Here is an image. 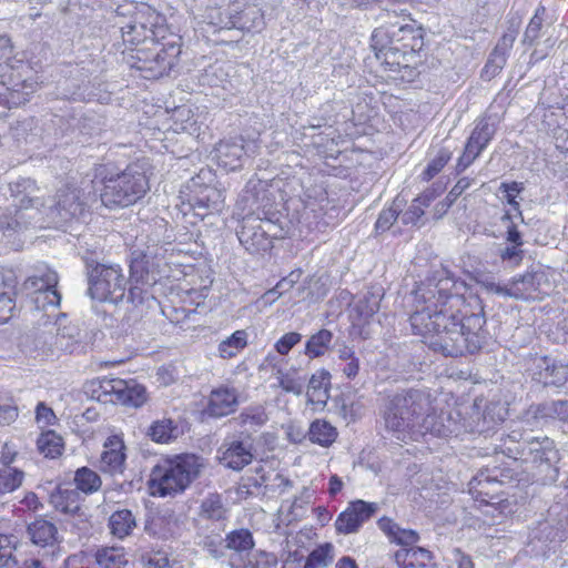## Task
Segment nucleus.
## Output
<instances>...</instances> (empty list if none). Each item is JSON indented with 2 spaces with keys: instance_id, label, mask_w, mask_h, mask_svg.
I'll use <instances>...</instances> for the list:
<instances>
[{
  "instance_id": "41",
  "label": "nucleus",
  "mask_w": 568,
  "mask_h": 568,
  "mask_svg": "<svg viewBox=\"0 0 568 568\" xmlns=\"http://www.w3.org/2000/svg\"><path fill=\"white\" fill-rule=\"evenodd\" d=\"M179 424L171 418H162L153 422L148 430V436L155 443L168 444L181 435Z\"/></svg>"
},
{
  "instance_id": "15",
  "label": "nucleus",
  "mask_w": 568,
  "mask_h": 568,
  "mask_svg": "<svg viewBox=\"0 0 568 568\" xmlns=\"http://www.w3.org/2000/svg\"><path fill=\"white\" fill-rule=\"evenodd\" d=\"M469 417L463 415L459 409H450L436 415L432 405V410L424 419L425 434L429 433L438 437H458L464 433H470L468 427Z\"/></svg>"
},
{
  "instance_id": "32",
  "label": "nucleus",
  "mask_w": 568,
  "mask_h": 568,
  "mask_svg": "<svg viewBox=\"0 0 568 568\" xmlns=\"http://www.w3.org/2000/svg\"><path fill=\"white\" fill-rule=\"evenodd\" d=\"M402 568H435L433 554L423 547L400 548L394 555Z\"/></svg>"
},
{
  "instance_id": "9",
  "label": "nucleus",
  "mask_w": 568,
  "mask_h": 568,
  "mask_svg": "<svg viewBox=\"0 0 568 568\" xmlns=\"http://www.w3.org/2000/svg\"><path fill=\"white\" fill-rule=\"evenodd\" d=\"M166 32L164 17L145 4L136 8L131 20L121 27L123 42L131 45L146 41L159 42L165 39Z\"/></svg>"
},
{
  "instance_id": "30",
  "label": "nucleus",
  "mask_w": 568,
  "mask_h": 568,
  "mask_svg": "<svg viewBox=\"0 0 568 568\" xmlns=\"http://www.w3.org/2000/svg\"><path fill=\"white\" fill-rule=\"evenodd\" d=\"M510 476L497 467L486 468L480 470L476 476L471 478L469 481V490L476 491L478 495L485 496H494L498 491L489 489V486H500L509 479Z\"/></svg>"
},
{
  "instance_id": "20",
  "label": "nucleus",
  "mask_w": 568,
  "mask_h": 568,
  "mask_svg": "<svg viewBox=\"0 0 568 568\" xmlns=\"http://www.w3.org/2000/svg\"><path fill=\"white\" fill-rule=\"evenodd\" d=\"M229 511L222 495L209 494L201 500L197 527L209 525L211 528L223 531L229 519Z\"/></svg>"
},
{
  "instance_id": "33",
  "label": "nucleus",
  "mask_w": 568,
  "mask_h": 568,
  "mask_svg": "<svg viewBox=\"0 0 568 568\" xmlns=\"http://www.w3.org/2000/svg\"><path fill=\"white\" fill-rule=\"evenodd\" d=\"M263 16L256 7H247L241 12L227 13V21L222 26L224 29H239L242 31H258L263 28Z\"/></svg>"
},
{
  "instance_id": "17",
  "label": "nucleus",
  "mask_w": 568,
  "mask_h": 568,
  "mask_svg": "<svg viewBox=\"0 0 568 568\" xmlns=\"http://www.w3.org/2000/svg\"><path fill=\"white\" fill-rule=\"evenodd\" d=\"M377 509L376 503H367L362 499L351 501L335 520L336 531L342 535L356 534Z\"/></svg>"
},
{
  "instance_id": "29",
  "label": "nucleus",
  "mask_w": 568,
  "mask_h": 568,
  "mask_svg": "<svg viewBox=\"0 0 568 568\" xmlns=\"http://www.w3.org/2000/svg\"><path fill=\"white\" fill-rule=\"evenodd\" d=\"M237 405L236 390L234 388L220 387L211 392L206 412L210 416L223 417L233 413Z\"/></svg>"
},
{
  "instance_id": "47",
  "label": "nucleus",
  "mask_w": 568,
  "mask_h": 568,
  "mask_svg": "<svg viewBox=\"0 0 568 568\" xmlns=\"http://www.w3.org/2000/svg\"><path fill=\"white\" fill-rule=\"evenodd\" d=\"M12 460V456H2L4 466L0 468V495L12 493L22 485L24 473L18 468L10 467L9 464Z\"/></svg>"
},
{
  "instance_id": "46",
  "label": "nucleus",
  "mask_w": 568,
  "mask_h": 568,
  "mask_svg": "<svg viewBox=\"0 0 568 568\" xmlns=\"http://www.w3.org/2000/svg\"><path fill=\"white\" fill-rule=\"evenodd\" d=\"M268 420L267 414L262 406L246 407L235 418L241 427L240 430L251 432L252 436Z\"/></svg>"
},
{
  "instance_id": "38",
  "label": "nucleus",
  "mask_w": 568,
  "mask_h": 568,
  "mask_svg": "<svg viewBox=\"0 0 568 568\" xmlns=\"http://www.w3.org/2000/svg\"><path fill=\"white\" fill-rule=\"evenodd\" d=\"M124 379L102 378L92 383V397L99 402L118 403V397L123 394Z\"/></svg>"
},
{
  "instance_id": "26",
  "label": "nucleus",
  "mask_w": 568,
  "mask_h": 568,
  "mask_svg": "<svg viewBox=\"0 0 568 568\" xmlns=\"http://www.w3.org/2000/svg\"><path fill=\"white\" fill-rule=\"evenodd\" d=\"M534 378L544 386L562 387L568 382V366L542 357L536 362Z\"/></svg>"
},
{
  "instance_id": "31",
  "label": "nucleus",
  "mask_w": 568,
  "mask_h": 568,
  "mask_svg": "<svg viewBox=\"0 0 568 568\" xmlns=\"http://www.w3.org/2000/svg\"><path fill=\"white\" fill-rule=\"evenodd\" d=\"M12 195L14 196L13 206L16 213L24 215L23 211L29 209L38 210L39 206L43 205L40 197L33 195L36 191L34 182L30 179H24L21 182H17L11 186Z\"/></svg>"
},
{
  "instance_id": "37",
  "label": "nucleus",
  "mask_w": 568,
  "mask_h": 568,
  "mask_svg": "<svg viewBox=\"0 0 568 568\" xmlns=\"http://www.w3.org/2000/svg\"><path fill=\"white\" fill-rule=\"evenodd\" d=\"M222 531L211 528L209 525H201L197 527V546L207 551L212 557L220 558L223 556L225 548V538L221 535Z\"/></svg>"
},
{
  "instance_id": "8",
  "label": "nucleus",
  "mask_w": 568,
  "mask_h": 568,
  "mask_svg": "<svg viewBox=\"0 0 568 568\" xmlns=\"http://www.w3.org/2000/svg\"><path fill=\"white\" fill-rule=\"evenodd\" d=\"M58 283V273L47 264H39L22 286L28 294L32 295L36 310L45 312L52 310L53 313L48 314V317L57 316L55 312L61 303V294L57 290Z\"/></svg>"
},
{
  "instance_id": "14",
  "label": "nucleus",
  "mask_w": 568,
  "mask_h": 568,
  "mask_svg": "<svg viewBox=\"0 0 568 568\" xmlns=\"http://www.w3.org/2000/svg\"><path fill=\"white\" fill-rule=\"evenodd\" d=\"M567 538L565 525L561 521L544 520L531 528L528 536V547L531 555L548 558L555 554Z\"/></svg>"
},
{
  "instance_id": "6",
  "label": "nucleus",
  "mask_w": 568,
  "mask_h": 568,
  "mask_svg": "<svg viewBox=\"0 0 568 568\" xmlns=\"http://www.w3.org/2000/svg\"><path fill=\"white\" fill-rule=\"evenodd\" d=\"M102 184L100 201L109 209L132 205L150 189L145 172L138 163L128 165L121 173L104 178Z\"/></svg>"
},
{
  "instance_id": "54",
  "label": "nucleus",
  "mask_w": 568,
  "mask_h": 568,
  "mask_svg": "<svg viewBox=\"0 0 568 568\" xmlns=\"http://www.w3.org/2000/svg\"><path fill=\"white\" fill-rule=\"evenodd\" d=\"M453 152L445 146H440L435 156L428 162L427 166L420 174L422 181L428 182L435 178L450 161Z\"/></svg>"
},
{
  "instance_id": "56",
  "label": "nucleus",
  "mask_w": 568,
  "mask_h": 568,
  "mask_svg": "<svg viewBox=\"0 0 568 568\" xmlns=\"http://www.w3.org/2000/svg\"><path fill=\"white\" fill-rule=\"evenodd\" d=\"M546 12H547V10L544 6L540 4L537 7L535 14L530 19V21L525 30V33H524V37L521 40L524 45L531 47L537 43V40L540 37L541 27H542V23L545 20Z\"/></svg>"
},
{
  "instance_id": "18",
  "label": "nucleus",
  "mask_w": 568,
  "mask_h": 568,
  "mask_svg": "<svg viewBox=\"0 0 568 568\" xmlns=\"http://www.w3.org/2000/svg\"><path fill=\"white\" fill-rule=\"evenodd\" d=\"M509 28L498 40L496 47L489 54V58L483 69L481 77L490 80L496 77L505 67L509 52L514 45L519 30V21L511 19Z\"/></svg>"
},
{
  "instance_id": "44",
  "label": "nucleus",
  "mask_w": 568,
  "mask_h": 568,
  "mask_svg": "<svg viewBox=\"0 0 568 568\" xmlns=\"http://www.w3.org/2000/svg\"><path fill=\"white\" fill-rule=\"evenodd\" d=\"M331 386V374L326 369L314 373L307 385V396L312 403H326L328 388Z\"/></svg>"
},
{
  "instance_id": "24",
  "label": "nucleus",
  "mask_w": 568,
  "mask_h": 568,
  "mask_svg": "<svg viewBox=\"0 0 568 568\" xmlns=\"http://www.w3.org/2000/svg\"><path fill=\"white\" fill-rule=\"evenodd\" d=\"M382 295L377 292L367 291L351 310V320L354 328L363 334V328L369 324L371 320L379 310Z\"/></svg>"
},
{
  "instance_id": "34",
  "label": "nucleus",
  "mask_w": 568,
  "mask_h": 568,
  "mask_svg": "<svg viewBox=\"0 0 568 568\" xmlns=\"http://www.w3.org/2000/svg\"><path fill=\"white\" fill-rule=\"evenodd\" d=\"M378 528L387 536L390 542L409 548L419 540L416 530L399 527L392 518L382 517L377 521Z\"/></svg>"
},
{
  "instance_id": "23",
  "label": "nucleus",
  "mask_w": 568,
  "mask_h": 568,
  "mask_svg": "<svg viewBox=\"0 0 568 568\" xmlns=\"http://www.w3.org/2000/svg\"><path fill=\"white\" fill-rule=\"evenodd\" d=\"M500 410L501 408L498 405L490 404L480 412L479 405L477 400H475L474 405L469 407V412H466V414L469 415L468 427L470 428V433H489L504 420V415Z\"/></svg>"
},
{
  "instance_id": "2",
  "label": "nucleus",
  "mask_w": 568,
  "mask_h": 568,
  "mask_svg": "<svg viewBox=\"0 0 568 568\" xmlns=\"http://www.w3.org/2000/svg\"><path fill=\"white\" fill-rule=\"evenodd\" d=\"M423 45L422 30L412 24L381 27L372 34V47L377 60L396 73L395 78L407 82L419 73L416 65Z\"/></svg>"
},
{
  "instance_id": "25",
  "label": "nucleus",
  "mask_w": 568,
  "mask_h": 568,
  "mask_svg": "<svg viewBox=\"0 0 568 568\" xmlns=\"http://www.w3.org/2000/svg\"><path fill=\"white\" fill-rule=\"evenodd\" d=\"M81 495L70 484H59L49 495V503L55 510L70 516L80 515Z\"/></svg>"
},
{
  "instance_id": "40",
  "label": "nucleus",
  "mask_w": 568,
  "mask_h": 568,
  "mask_svg": "<svg viewBox=\"0 0 568 568\" xmlns=\"http://www.w3.org/2000/svg\"><path fill=\"white\" fill-rule=\"evenodd\" d=\"M532 414L537 419H558L568 426V400L544 402L532 407Z\"/></svg>"
},
{
  "instance_id": "52",
  "label": "nucleus",
  "mask_w": 568,
  "mask_h": 568,
  "mask_svg": "<svg viewBox=\"0 0 568 568\" xmlns=\"http://www.w3.org/2000/svg\"><path fill=\"white\" fill-rule=\"evenodd\" d=\"M19 538L13 534H0V568H12L17 565L16 550Z\"/></svg>"
},
{
  "instance_id": "50",
  "label": "nucleus",
  "mask_w": 568,
  "mask_h": 568,
  "mask_svg": "<svg viewBox=\"0 0 568 568\" xmlns=\"http://www.w3.org/2000/svg\"><path fill=\"white\" fill-rule=\"evenodd\" d=\"M94 557L100 568H123L128 564L124 549L121 547L98 549Z\"/></svg>"
},
{
  "instance_id": "58",
  "label": "nucleus",
  "mask_w": 568,
  "mask_h": 568,
  "mask_svg": "<svg viewBox=\"0 0 568 568\" xmlns=\"http://www.w3.org/2000/svg\"><path fill=\"white\" fill-rule=\"evenodd\" d=\"M333 546L328 542L320 545L305 559L304 568H324L333 560Z\"/></svg>"
},
{
  "instance_id": "1",
  "label": "nucleus",
  "mask_w": 568,
  "mask_h": 568,
  "mask_svg": "<svg viewBox=\"0 0 568 568\" xmlns=\"http://www.w3.org/2000/svg\"><path fill=\"white\" fill-rule=\"evenodd\" d=\"M467 293V283L445 267L434 271L413 292V333L446 357L475 354L485 343L481 300Z\"/></svg>"
},
{
  "instance_id": "49",
  "label": "nucleus",
  "mask_w": 568,
  "mask_h": 568,
  "mask_svg": "<svg viewBox=\"0 0 568 568\" xmlns=\"http://www.w3.org/2000/svg\"><path fill=\"white\" fill-rule=\"evenodd\" d=\"M333 333L326 328L313 334L305 344V355L310 358L323 356L331 347Z\"/></svg>"
},
{
  "instance_id": "16",
  "label": "nucleus",
  "mask_w": 568,
  "mask_h": 568,
  "mask_svg": "<svg viewBox=\"0 0 568 568\" xmlns=\"http://www.w3.org/2000/svg\"><path fill=\"white\" fill-rule=\"evenodd\" d=\"M550 283L541 268H531L510 282V297L515 300H542L548 295Z\"/></svg>"
},
{
  "instance_id": "21",
  "label": "nucleus",
  "mask_w": 568,
  "mask_h": 568,
  "mask_svg": "<svg viewBox=\"0 0 568 568\" xmlns=\"http://www.w3.org/2000/svg\"><path fill=\"white\" fill-rule=\"evenodd\" d=\"M180 53V45L175 41L162 44L156 42L153 59L149 62L144 61L143 65H140L139 69L149 70L151 72L150 77L153 78L166 75L176 65Z\"/></svg>"
},
{
  "instance_id": "45",
  "label": "nucleus",
  "mask_w": 568,
  "mask_h": 568,
  "mask_svg": "<svg viewBox=\"0 0 568 568\" xmlns=\"http://www.w3.org/2000/svg\"><path fill=\"white\" fill-rule=\"evenodd\" d=\"M273 368L276 369L277 386L281 387L283 392L296 396L303 394L306 378L301 376L296 368L283 369L282 367H276V365H274Z\"/></svg>"
},
{
  "instance_id": "61",
  "label": "nucleus",
  "mask_w": 568,
  "mask_h": 568,
  "mask_svg": "<svg viewBox=\"0 0 568 568\" xmlns=\"http://www.w3.org/2000/svg\"><path fill=\"white\" fill-rule=\"evenodd\" d=\"M471 182L473 180L469 178L459 179L454 187L448 192L445 200L437 204V212L445 213L455 203V201L471 185Z\"/></svg>"
},
{
  "instance_id": "39",
  "label": "nucleus",
  "mask_w": 568,
  "mask_h": 568,
  "mask_svg": "<svg viewBox=\"0 0 568 568\" xmlns=\"http://www.w3.org/2000/svg\"><path fill=\"white\" fill-rule=\"evenodd\" d=\"M28 534L31 541L37 546H54L57 542L58 529L54 524L40 518L28 526Z\"/></svg>"
},
{
  "instance_id": "7",
  "label": "nucleus",
  "mask_w": 568,
  "mask_h": 568,
  "mask_svg": "<svg viewBox=\"0 0 568 568\" xmlns=\"http://www.w3.org/2000/svg\"><path fill=\"white\" fill-rule=\"evenodd\" d=\"M88 276V294L99 302L119 303L125 297L126 278L118 264H103L84 258Z\"/></svg>"
},
{
  "instance_id": "11",
  "label": "nucleus",
  "mask_w": 568,
  "mask_h": 568,
  "mask_svg": "<svg viewBox=\"0 0 568 568\" xmlns=\"http://www.w3.org/2000/svg\"><path fill=\"white\" fill-rule=\"evenodd\" d=\"M213 174L210 170H201L200 173L192 178L189 189L192 192L187 206L195 216L202 220L210 214L221 212L224 205V193L221 189L205 181L211 182Z\"/></svg>"
},
{
  "instance_id": "19",
  "label": "nucleus",
  "mask_w": 568,
  "mask_h": 568,
  "mask_svg": "<svg viewBox=\"0 0 568 568\" xmlns=\"http://www.w3.org/2000/svg\"><path fill=\"white\" fill-rule=\"evenodd\" d=\"M237 237L241 244L252 254L266 252L272 247V241L267 231L264 230L261 219L253 215L243 217Z\"/></svg>"
},
{
  "instance_id": "5",
  "label": "nucleus",
  "mask_w": 568,
  "mask_h": 568,
  "mask_svg": "<svg viewBox=\"0 0 568 568\" xmlns=\"http://www.w3.org/2000/svg\"><path fill=\"white\" fill-rule=\"evenodd\" d=\"M161 250L158 245H149L145 250L135 248L131 252L130 287L126 295L130 303L142 305L155 300L151 288L160 278L163 262L159 253Z\"/></svg>"
},
{
  "instance_id": "57",
  "label": "nucleus",
  "mask_w": 568,
  "mask_h": 568,
  "mask_svg": "<svg viewBox=\"0 0 568 568\" xmlns=\"http://www.w3.org/2000/svg\"><path fill=\"white\" fill-rule=\"evenodd\" d=\"M145 400L146 392L143 386L135 384L133 381H124L123 394L118 397V403L140 407Z\"/></svg>"
},
{
  "instance_id": "48",
  "label": "nucleus",
  "mask_w": 568,
  "mask_h": 568,
  "mask_svg": "<svg viewBox=\"0 0 568 568\" xmlns=\"http://www.w3.org/2000/svg\"><path fill=\"white\" fill-rule=\"evenodd\" d=\"M308 439L322 447L331 446L337 438L336 428L324 419H315L307 432Z\"/></svg>"
},
{
  "instance_id": "43",
  "label": "nucleus",
  "mask_w": 568,
  "mask_h": 568,
  "mask_svg": "<svg viewBox=\"0 0 568 568\" xmlns=\"http://www.w3.org/2000/svg\"><path fill=\"white\" fill-rule=\"evenodd\" d=\"M254 538L246 528L234 529L225 536V548L231 550L230 556H244L254 548Z\"/></svg>"
},
{
  "instance_id": "64",
  "label": "nucleus",
  "mask_w": 568,
  "mask_h": 568,
  "mask_svg": "<svg viewBox=\"0 0 568 568\" xmlns=\"http://www.w3.org/2000/svg\"><path fill=\"white\" fill-rule=\"evenodd\" d=\"M302 341V334L288 332L284 334L274 345L280 355H287L290 351Z\"/></svg>"
},
{
  "instance_id": "12",
  "label": "nucleus",
  "mask_w": 568,
  "mask_h": 568,
  "mask_svg": "<svg viewBox=\"0 0 568 568\" xmlns=\"http://www.w3.org/2000/svg\"><path fill=\"white\" fill-rule=\"evenodd\" d=\"M254 442L252 433L246 430L227 436L219 449L220 463L232 470H242L254 459Z\"/></svg>"
},
{
  "instance_id": "63",
  "label": "nucleus",
  "mask_w": 568,
  "mask_h": 568,
  "mask_svg": "<svg viewBox=\"0 0 568 568\" xmlns=\"http://www.w3.org/2000/svg\"><path fill=\"white\" fill-rule=\"evenodd\" d=\"M141 560L145 568H171L169 555L162 550L143 554Z\"/></svg>"
},
{
  "instance_id": "28",
  "label": "nucleus",
  "mask_w": 568,
  "mask_h": 568,
  "mask_svg": "<svg viewBox=\"0 0 568 568\" xmlns=\"http://www.w3.org/2000/svg\"><path fill=\"white\" fill-rule=\"evenodd\" d=\"M17 276L11 270H0V323L11 318L16 308Z\"/></svg>"
},
{
  "instance_id": "42",
  "label": "nucleus",
  "mask_w": 568,
  "mask_h": 568,
  "mask_svg": "<svg viewBox=\"0 0 568 568\" xmlns=\"http://www.w3.org/2000/svg\"><path fill=\"white\" fill-rule=\"evenodd\" d=\"M108 526L113 537L124 539L136 527L135 516L129 509L116 510L110 516Z\"/></svg>"
},
{
  "instance_id": "51",
  "label": "nucleus",
  "mask_w": 568,
  "mask_h": 568,
  "mask_svg": "<svg viewBox=\"0 0 568 568\" xmlns=\"http://www.w3.org/2000/svg\"><path fill=\"white\" fill-rule=\"evenodd\" d=\"M74 483L75 489L85 495L98 491L102 484L100 476L88 467L77 469L74 474Z\"/></svg>"
},
{
  "instance_id": "13",
  "label": "nucleus",
  "mask_w": 568,
  "mask_h": 568,
  "mask_svg": "<svg viewBox=\"0 0 568 568\" xmlns=\"http://www.w3.org/2000/svg\"><path fill=\"white\" fill-rule=\"evenodd\" d=\"M94 201H97L95 194L67 185L58 191L55 204L50 207V216L57 223L69 222L81 216L88 205Z\"/></svg>"
},
{
  "instance_id": "60",
  "label": "nucleus",
  "mask_w": 568,
  "mask_h": 568,
  "mask_svg": "<svg viewBox=\"0 0 568 568\" xmlns=\"http://www.w3.org/2000/svg\"><path fill=\"white\" fill-rule=\"evenodd\" d=\"M402 212V201L397 199L394 200L393 204L386 209L383 210L378 219L375 223V232L377 234L384 233L390 229V226L394 224V222L399 216V213Z\"/></svg>"
},
{
  "instance_id": "22",
  "label": "nucleus",
  "mask_w": 568,
  "mask_h": 568,
  "mask_svg": "<svg viewBox=\"0 0 568 568\" xmlns=\"http://www.w3.org/2000/svg\"><path fill=\"white\" fill-rule=\"evenodd\" d=\"M246 155H248V151L242 138L220 141L215 148V158L219 165L227 171L242 168Z\"/></svg>"
},
{
  "instance_id": "3",
  "label": "nucleus",
  "mask_w": 568,
  "mask_h": 568,
  "mask_svg": "<svg viewBox=\"0 0 568 568\" xmlns=\"http://www.w3.org/2000/svg\"><path fill=\"white\" fill-rule=\"evenodd\" d=\"M430 410V394L412 388L388 396L381 408V416L385 430L397 440L406 442L425 435L424 419Z\"/></svg>"
},
{
  "instance_id": "4",
  "label": "nucleus",
  "mask_w": 568,
  "mask_h": 568,
  "mask_svg": "<svg viewBox=\"0 0 568 568\" xmlns=\"http://www.w3.org/2000/svg\"><path fill=\"white\" fill-rule=\"evenodd\" d=\"M203 467V459L194 454L162 458L150 474L151 495L166 497L182 494L200 477Z\"/></svg>"
},
{
  "instance_id": "27",
  "label": "nucleus",
  "mask_w": 568,
  "mask_h": 568,
  "mask_svg": "<svg viewBox=\"0 0 568 568\" xmlns=\"http://www.w3.org/2000/svg\"><path fill=\"white\" fill-rule=\"evenodd\" d=\"M124 448V443L119 436L108 437L101 454V470L110 475L121 474L125 463Z\"/></svg>"
},
{
  "instance_id": "55",
  "label": "nucleus",
  "mask_w": 568,
  "mask_h": 568,
  "mask_svg": "<svg viewBox=\"0 0 568 568\" xmlns=\"http://www.w3.org/2000/svg\"><path fill=\"white\" fill-rule=\"evenodd\" d=\"M247 334L245 331H235L230 337L219 344V354L222 358H232L241 349H243L246 342Z\"/></svg>"
},
{
  "instance_id": "62",
  "label": "nucleus",
  "mask_w": 568,
  "mask_h": 568,
  "mask_svg": "<svg viewBox=\"0 0 568 568\" xmlns=\"http://www.w3.org/2000/svg\"><path fill=\"white\" fill-rule=\"evenodd\" d=\"M525 190L524 183L513 181L503 182L499 186V191L505 194L507 203L517 212V216L523 221L519 203L516 201V195Z\"/></svg>"
},
{
  "instance_id": "35",
  "label": "nucleus",
  "mask_w": 568,
  "mask_h": 568,
  "mask_svg": "<svg viewBox=\"0 0 568 568\" xmlns=\"http://www.w3.org/2000/svg\"><path fill=\"white\" fill-rule=\"evenodd\" d=\"M276 564V556L264 550H250L244 556H229L230 568H272Z\"/></svg>"
},
{
  "instance_id": "59",
  "label": "nucleus",
  "mask_w": 568,
  "mask_h": 568,
  "mask_svg": "<svg viewBox=\"0 0 568 568\" xmlns=\"http://www.w3.org/2000/svg\"><path fill=\"white\" fill-rule=\"evenodd\" d=\"M29 224L24 215L13 213L10 207H0V231L17 232Z\"/></svg>"
},
{
  "instance_id": "53",
  "label": "nucleus",
  "mask_w": 568,
  "mask_h": 568,
  "mask_svg": "<svg viewBox=\"0 0 568 568\" xmlns=\"http://www.w3.org/2000/svg\"><path fill=\"white\" fill-rule=\"evenodd\" d=\"M37 445L40 453L45 457L55 458L62 454V437L53 430L41 434L37 440Z\"/></svg>"
},
{
  "instance_id": "10",
  "label": "nucleus",
  "mask_w": 568,
  "mask_h": 568,
  "mask_svg": "<svg viewBox=\"0 0 568 568\" xmlns=\"http://www.w3.org/2000/svg\"><path fill=\"white\" fill-rule=\"evenodd\" d=\"M516 450L519 455L517 458L536 465L540 473H545L541 478L544 484H551L557 480L558 468L554 464L558 460V452L552 439L547 436L528 437L519 443Z\"/></svg>"
},
{
  "instance_id": "36",
  "label": "nucleus",
  "mask_w": 568,
  "mask_h": 568,
  "mask_svg": "<svg viewBox=\"0 0 568 568\" xmlns=\"http://www.w3.org/2000/svg\"><path fill=\"white\" fill-rule=\"evenodd\" d=\"M496 133V126L489 123L487 118L477 120L476 125L467 139L465 148L471 150L478 156L486 149Z\"/></svg>"
}]
</instances>
